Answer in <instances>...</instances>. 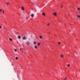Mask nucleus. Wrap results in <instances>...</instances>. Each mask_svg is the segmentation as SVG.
<instances>
[{"label":"nucleus","mask_w":80,"mask_h":80,"mask_svg":"<svg viewBox=\"0 0 80 80\" xmlns=\"http://www.w3.org/2000/svg\"><path fill=\"white\" fill-rule=\"evenodd\" d=\"M49 25H50V23H48L47 24V25H48V26H49Z\"/></svg>","instance_id":"20"},{"label":"nucleus","mask_w":80,"mask_h":80,"mask_svg":"<svg viewBox=\"0 0 80 80\" xmlns=\"http://www.w3.org/2000/svg\"><path fill=\"white\" fill-rule=\"evenodd\" d=\"M9 40H10V41H12V39L11 38H9Z\"/></svg>","instance_id":"11"},{"label":"nucleus","mask_w":80,"mask_h":80,"mask_svg":"<svg viewBox=\"0 0 80 80\" xmlns=\"http://www.w3.org/2000/svg\"><path fill=\"white\" fill-rule=\"evenodd\" d=\"M0 28H2V26H0Z\"/></svg>","instance_id":"26"},{"label":"nucleus","mask_w":80,"mask_h":80,"mask_svg":"<svg viewBox=\"0 0 80 80\" xmlns=\"http://www.w3.org/2000/svg\"><path fill=\"white\" fill-rule=\"evenodd\" d=\"M6 4H7V5H9V3H8V2H6Z\"/></svg>","instance_id":"14"},{"label":"nucleus","mask_w":80,"mask_h":80,"mask_svg":"<svg viewBox=\"0 0 80 80\" xmlns=\"http://www.w3.org/2000/svg\"><path fill=\"white\" fill-rule=\"evenodd\" d=\"M42 15H43V16H45V13L44 12H42Z\"/></svg>","instance_id":"7"},{"label":"nucleus","mask_w":80,"mask_h":80,"mask_svg":"<svg viewBox=\"0 0 80 80\" xmlns=\"http://www.w3.org/2000/svg\"><path fill=\"white\" fill-rule=\"evenodd\" d=\"M18 38H19V39H20V38H21V37H20V36H19L18 37Z\"/></svg>","instance_id":"10"},{"label":"nucleus","mask_w":80,"mask_h":80,"mask_svg":"<svg viewBox=\"0 0 80 80\" xmlns=\"http://www.w3.org/2000/svg\"><path fill=\"white\" fill-rule=\"evenodd\" d=\"M22 10H24V8H23V7H22Z\"/></svg>","instance_id":"15"},{"label":"nucleus","mask_w":80,"mask_h":80,"mask_svg":"<svg viewBox=\"0 0 80 80\" xmlns=\"http://www.w3.org/2000/svg\"><path fill=\"white\" fill-rule=\"evenodd\" d=\"M61 57H63V55L62 54L61 56Z\"/></svg>","instance_id":"17"},{"label":"nucleus","mask_w":80,"mask_h":80,"mask_svg":"<svg viewBox=\"0 0 80 80\" xmlns=\"http://www.w3.org/2000/svg\"><path fill=\"white\" fill-rule=\"evenodd\" d=\"M27 45H30V42L28 41H27L25 43Z\"/></svg>","instance_id":"1"},{"label":"nucleus","mask_w":80,"mask_h":80,"mask_svg":"<svg viewBox=\"0 0 80 80\" xmlns=\"http://www.w3.org/2000/svg\"><path fill=\"white\" fill-rule=\"evenodd\" d=\"M14 51H15V52H17V49H14Z\"/></svg>","instance_id":"21"},{"label":"nucleus","mask_w":80,"mask_h":80,"mask_svg":"<svg viewBox=\"0 0 80 80\" xmlns=\"http://www.w3.org/2000/svg\"><path fill=\"white\" fill-rule=\"evenodd\" d=\"M58 44H60V43H61V42H59L58 43Z\"/></svg>","instance_id":"24"},{"label":"nucleus","mask_w":80,"mask_h":80,"mask_svg":"<svg viewBox=\"0 0 80 80\" xmlns=\"http://www.w3.org/2000/svg\"><path fill=\"white\" fill-rule=\"evenodd\" d=\"M31 38H32V36L31 35Z\"/></svg>","instance_id":"28"},{"label":"nucleus","mask_w":80,"mask_h":80,"mask_svg":"<svg viewBox=\"0 0 80 80\" xmlns=\"http://www.w3.org/2000/svg\"><path fill=\"white\" fill-rule=\"evenodd\" d=\"M31 17H34V14H32L31 15Z\"/></svg>","instance_id":"4"},{"label":"nucleus","mask_w":80,"mask_h":80,"mask_svg":"<svg viewBox=\"0 0 80 80\" xmlns=\"http://www.w3.org/2000/svg\"><path fill=\"white\" fill-rule=\"evenodd\" d=\"M53 15L56 17L57 16V13H56V12H54L53 13Z\"/></svg>","instance_id":"2"},{"label":"nucleus","mask_w":80,"mask_h":80,"mask_svg":"<svg viewBox=\"0 0 80 80\" xmlns=\"http://www.w3.org/2000/svg\"><path fill=\"white\" fill-rule=\"evenodd\" d=\"M39 38H40V39H42V36H40L39 37Z\"/></svg>","instance_id":"9"},{"label":"nucleus","mask_w":80,"mask_h":80,"mask_svg":"<svg viewBox=\"0 0 80 80\" xmlns=\"http://www.w3.org/2000/svg\"><path fill=\"white\" fill-rule=\"evenodd\" d=\"M67 79V78L66 77L64 78V80H66Z\"/></svg>","instance_id":"18"},{"label":"nucleus","mask_w":80,"mask_h":80,"mask_svg":"<svg viewBox=\"0 0 80 80\" xmlns=\"http://www.w3.org/2000/svg\"><path fill=\"white\" fill-rule=\"evenodd\" d=\"M22 39L24 40H27V38L25 37H24Z\"/></svg>","instance_id":"5"},{"label":"nucleus","mask_w":80,"mask_h":80,"mask_svg":"<svg viewBox=\"0 0 80 80\" xmlns=\"http://www.w3.org/2000/svg\"><path fill=\"white\" fill-rule=\"evenodd\" d=\"M33 44L34 45H37V42H36L34 41L33 42Z\"/></svg>","instance_id":"3"},{"label":"nucleus","mask_w":80,"mask_h":80,"mask_svg":"<svg viewBox=\"0 0 80 80\" xmlns=\"http://www.w3.org/2000/svg\"><path fill=\"white\" fill-rule=\"evenodd\" d=\"M22 50H23V49H22Z\"/></svg>","instance_id":"30"},{"label":"nucleus","mask_w":80,"mask_h":80,"mask_svg":"<svg viewBox=\"0 0 80 80\" xmlns=\"http://www.w3.org/2000/svg\"><path fill=\"white\" fill-rule=\"evenodd\" d=\"M15 59L16 60H18V57H16V58H15Z\"/></svg>","instance_id":"16"},{"label":"nucleus","mask_w":80,"mask_h":80,"mask_svg":"<svg viewBox=\"0 0 80 80\" xmlns=\"http://www.w3.org/2000/svg\"><path fill=\"white\" fill-rule=\"evenodd\" d=\"M34 3L35 4V5H37V2H35Z\"/></svg>","instance_id":"19"},{"label":"nucleus","mask_w":80,"mask_h":80,"mask_svg":"<svg viewBox=\"0 0 80 80\" xmlns=\"http://www.w3.org/2000/svg\"><path fill=\"white\" fill-rule=\"evenodd\" d=\"M38 45H40V43H38Z\"/></svg>","instance_id":"22"},{"label":"nucleus","mask_w":80,"mask_h":80,"mask_svg":"<svg viewBox=\"0 0 80 80\" xmlns=\"http://www.w3.org/2000/svg\"><path fill=\"white\" fill-rule=\"evenodd\" d=\"M20 49L21 50H22V48H20Z\"/></svg>","instance_id":"29"},{"label":"nucleus","mask_w":80,"mask_h":80,"mask_svg":"<svg viewBox=\"0 0 80 80\" xmlns=\"http://www.w3.org/2000/svg\"><path fill=\"white\" fill-rule=\"evenodd\" d=\"M61 8H63V6H62V5H61Z\"/></svg>","instance_id":"25"},{"label":"nucleus","mask_w":80,"mask_h":80,"mask_svg":"<svg viewBox=\"0 0 80 80\" xmlns=\"http://www.w3.org/2000/svg\"><path fill=\"white\" fill-rule=\"evenodd\" d=\"M2 9L0 10V12H2Z\"/></svg>","instance_id":"23"},{"label":"nucleus","mask_w":80,"mask_h":80,"mask_svg":"<svg viewBox=\"0 0 80 80\" xmlns=\"http://www.w3.org/2000/svg\"><path fill=\"white\" fill-rule=\"evenodd\" d=\"M3 13H4V11H3Z\"/></svg>","instance_id":"27"},{"label":"nucleus","mask_w":80,"mask_h":80,"mask_svg":"<svg viewBox=\"0 0 80 80\" xmlns=\"http://www.w3.org/2000/svg\"><path fill=\"white\" fill-rule=\"evenodd\" d=\"M67 66H68V67H69L70 66V64H68L67 65Z\"/></svg>","instance_id":"12"},{"label":"nucleus","mask_w":80,"mask_h":80,"mask_svg":"<svg viewBox=\"0 0 80 80\" xmlns=\"http://www.w3.org/2000/svg\"><path fill=\"white\" fill-rule=\"evenodd\" d=\"M80 8H78L77 9V10H78V11H80Z\"/></svg>","instance_id":"13"},{"label":"nucleus","mask_w":80,"mask_h":80,"mask_svg":"<svg viewBox=\"0 0 80 80\" xmlns=\"http://www.w3.org/2000/svg\"><path fill=\"white\" fill-rule=\"evenodd\" d=\"M34 48H35V49H37V46H35Z\"/></svg>","instance_id":"8"},{"label":"nucleus","mask_w":80,"mask_h":80,"mask_svg":"<svg viewBox=\"0 0 80 80\" xmlns=\"http://www.w3.org/2000/svg\"><path fill=\"white\" fill-rule=\"evenodd\" d=\"M76 17L77 18H80V15H77L76 16Z\"/></svg>","instance_id":"6"}]
</instances>
